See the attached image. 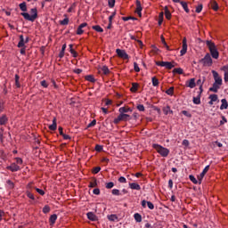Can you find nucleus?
I'll return each instance as SVG.
<instances>
[{"label":"nucleus","mask_w":228,"mask_h":228,"mask_svg":"<svg viewBox=\"0 0 228 228\" xmlns=\"http://www.w3.org/2000/svg\"><path fill=\"white\" fill-rule=\"evenodd\" d=\"M183 70L181 68H175L173 69V74H183Z\"/></svg>","instance_id":"nucleus-40"},{"label":"nucleus","mask_w":228,"mask_h":228,"mask_svg":"<svg viewBox=\"0 0 228 228\" xmlns=\"http://www.w3.org/2000/svg\"><path fill=\"white\" fill-rule=\"evenodd\" d=\"M113 186H115V183L113 182H110L106 183V188L107 190H111V188H113Z\"/></svg>","instance_id":"nucleus-45"},{"label":"nucleus","mask_w":228,"mask_h":228,"mask_svg":"<svg viewBox=\"0 0 228 228\" xmlns=\"http://www.w3.org/2000/svg\"><path fill=\"white\" fill-rule=\"evenodd\" d=\"M221 102H222V104L220 106V110H227V108H228L227 100L226 99H222Z\"/></svg>","instance_id":"nucleus-18"},{"label":"nucleus","mask_w":228,"mask_h":228,"mask_svg":"<svg viewBox=\"0 0 228 228\" xmlns=\"http://www.w3.org/2000/svg\"><path fill=\"white\" fill-rule=\"evenodd\" d=\"M222 70L224 71V81L225 83L228 82V66H224Z\"/></svg>","instance_id":"nucleus-25"},{"label":"nucleus","mask_w":228,"mask_h":228,"mask_svg":"<svg viewBox=\"0 0 228 228\" xmlns=\"http://www.w3.org/2000/svg\"><path fill=\"white\" fill-rule=\"evenodd\" d=\"M109 6L110 8H113L115 6V0H109Z\"/></svg>","instance_id":"nucleus-62"},{"label":"nucleus","mask_w":228,"mask_h":228,"mask_svg":"<svg viewBox=\"0 0 228 228\" xmlns=\"http://www.w3.org/2000/svg\"><path fill=\"white\" fill-rule=\"evenodd\" d=\"M19 6H20V10H21V12H28V6L26 5V2L20 4Z\"/></svg>","instance_id":"nucleus-31"},{"label":"nucleus","mask_w":228,"mask_h":228,"mask_svg":"<svg viewBox=\"0 0 228 228\" xmlns=\"http://www.w3.org/2000/svg\"><path fill=\"white\" fill-rule=\"evenodd\" d=\"M86 26H88L86 22L80 24L77 29V35H83V33H85V30H83V28H86Z\"/></svg>","instance_id":"nucleus-11"},{"label":"nucleus","mask_w":228,"mask_h":228,"mask_svg":"<svg viewBox=\"0 0 228 228\" xmlns=\"http://www.w3.org/2000/svg\"><path fill=\"white\" fill-rule=\"evenodd\" d=\"M116 53L119 58H122L123 60H129V55L124 50L117 49Z\"/></svg>","instance_id":"nucleus-7"},{"label":"nucleus","mask_w":228,"mask_h":228,"mask_svg":"<svg viewBox=\"0 0 228 228\" xmlns=\"http://www.w3.org/2000/svg\"><path fill=\"white\" fill-rule=\"evenodd\" d=\"M101 172V167H96L93 169V174H99Z\"/></svg>","instance_id":"nucleus-53"},{"label":"nucleus","mask_w":228,"mask_h":228,"mask_svg":"<svg viewBox=\"0 0 228 228\" xmlns=\"http://www.w3.org/2000/svg\"><path fill=\"white\" fill-rule=\"evenodd\" d=\"M167 95H174V87H170L168 90L166 91Z\"/></svg>","instance_id":"nucleus-52"},{"label":"nucleus","mask_w":228,"mask_h":228,"mask_svg":"<svg viewBox=\"0 0 228 228\" xmlns=\"http://www.w3.org/2000/svg\"><path fill=\"white\" fill-rule=\"evenodd\" d=\"M118 111L121 114H125V113H128V111H133V110H131V108L121 107L119 108Z\"/></svg>","instance_id":"nucleus-21"},{"label":"nucleus","mask_w":228,"mask_h":228,"mask_svg":"<svg viewBox=\"0 0 228 228\" xmlns=\"http://www.w3.org/2000/svg\"><path fill=\"white\" fill-rule=\"evenodd\" d=\"M57 219H58V216H56V214H53L50 216L49 220L51 224H55Z\"/></svg>","instance_id":"nucleus-36"},{"label":"nucleus","mask_w":228,"mask_h":228,"mask_svg":"<svg viewBox=\"0 0 228 228\" xmlns=\"http://www.w3.org/2000/svg\"><path fill=\"white\" fill-rule=\"evenodd\" d=\"M87 218H88V220H91L92 222H96L97 216H95V214H94V212H89V213H87Z\"/></svg>","instance_id":"nucleus-16"},{"label":"nucleus","mask_w":228,"mask_h":228,"mask_svg":"<svg viewBox=\"0 0 228 228\" xmlns=\"http://www.w3.org/2000/svg\"><path fill=\"white\" fill-rule=\"evenodd\" d=\"M7 170H11V172H19V170H20V167L15 163H12L11 166L7 167Z\"/></svg>","instance_id":"nucleus-10"},{"label":"nucleus","mask_w":228,"mask_h":228,"mask_svg":"<svg viewBox=\"0 0 228 228\" xmlns=\"http://www.w3.org/2000/svg\"><path fill=\"white\" fill-rule=\"evenodd\" d=\"M93 29L98 33H102L104 31V29H102V28H101L99 25L93 26Z\"/></svg>","instance_id":"nucleus-34"},{"label":"nucleus","mask_w":228,"mask_h":228,"mask_svg":"<svg viewBox=\"0 0 228 228\" xmlns=\"http://www.w3.org/2000/svg\"><path fill=\"white\" fill-rule=\"evenodd\" d=\"M212 74H213V77L215 79L214 84L219 85V86H222V77H220V75H218V72L212 70Z\"/></svg>","instance_id":"nucleus-6"},{"label":"nucleus","mask_w":228,"mask_h":228,"mask_svg":"<svg viewBox=\"0 0 228 228\" xmlns=\"http://www.w3.org/2000/svg\"><path fill=\"white\" fill-rule=\"evenodd\" d=\"M99 72H102L104 76H108V74H110V69L108 66H102L99 69Z\"/></svg>","instance_id":"nucleus-15"},{"label":"nucleus","mask_w":228,"mask_h":228,"mask_svg":"<svg viewBox=\"0 0 228 228\" xmlns=\"http://www.w3.org/2000/svg\"><path fill=\"white\" fill-rule=\"evenodd\" d=\"M97 186V180H94L93 182H90L89 188H95Z\"/></svg>","instance_id":"nucleus-51"},{"label":"nucleus","mask_w":228,"mask_h":228,"mask_svg":"<svg viewBox=\"0 0 228 228\" xmlns=\"http://www.w3.org/2000/svg\"><path fill=\"white\" fill-rule=\"evenodd\" d=\"M8 124V117L6 115L0 116V126H6Z\"/></svg>","instance_id":"nucleus-14"},{"label":"nucleus","mask_w":228,"mask_h":228,"mask_svg":"<svg viewBox=\"0 0 228 228\" xmlns=\"http://www.w3.org/2000/svg\"><path fill=\"white\" fill-rule=\"evenodd\" d=\"M220 88V86L218 84H213V86L209 88L210 92H214L216 94L218 92V89Z\"/></svg>","instance_id":"nucleus-20"},{"label":"nucleus","mask_w":228,"mask_h":228,"mask_svg":"<svg viewBox=\"0 0 228 228\" xmlns=\"http://www.w3.org/2000/svg\"><path fill=\"white\" fill-rule=\"evenodd\" d=\"M162 111L164 113V115H168V113H174V111L172 110H170V106H167V107H164L162 109Z\"/></svg>","instance_id":"nucleus-23"},{"label":"nucleus","mask_w":228,"mask_h":228,"mask_svg":"<svg viewBox=\"0 0 228 228\" xmlns=\"http://www.w3.org/2000/svg\"><path fill=\"white\" fill-rule=\"evenodd\" d=\"M26 42L24 41V36H20V42L18 43V47H26L25 45Z\"/></svg>","instance_id":"nucleus-19"},{"label":"nucleus","mask_w":228,"mask_h":228,"mask_svg":"<svg viewBox=\"0 0 228 228\" xmlns=\"http://www.w3.org/2000/svg\"><path fill=\"white\" fill-rule=\"evenodd\" d=\"M135 4H136L135 12L139 17H142V11L143 10V8L142 7V3L140 2V0H136Z\"/></svg>","instance_id":"nucleus-9"},{"label":"nucleus","mask_w":228,"mask_h":228,"mask_svg":"<svg viewBox=\"0 0 228 228\" xmlns=\"http://www.w3.org/2000/svg\"><path fill=\"white\" fill-rule=\"evenodd\" d=\"M130 90L134 93L138 92V83H133Z\"/></svg>","instance_id":"nucleus-33"},{"label":"nucleus","mask_w":228,"mask_h":228,"mask_svg":"<svg viewBox=\"0 0 228 228\" xmlns=\"http://www.w3.org/2000/svg\"><path fill=\"white\" fill-rule=\"evenodd\" d=\"M69 53L73 55L74 58H77V53L75 52L74 49H70V50H69Z\"/></svg>","instance_id":"nucleus-60"},{"label":"nucleus","mask_w":228,"mask_h":228,"mask_svg":"<svg viewBox=\"0 0 228 228\" xmlns=\"http://www.w3.org/2000/svg\"><path fill=\"white\" fill-rule=\"evenodd\" d=\"M27 197H28V199H31V200H35V196L33 195V193H31L30 191H27Z\"/></svg>","instance_id":"nucleus-47"},{"label":"nucleus","mask_w":228,"mask_h":228,"mask_svg":"<svg viewBox=\"0 0 228 228\" xmlns=\"http://www.w3.org/2000/svg\"><path fill=\"white\" fill-rule=\"evenodd\" d=\"M121 118L124 122H127V120H131V116L129 114H122Z\"/></svg>","instance_id":"nucleus-30"},{"label":"nucleus","mask_w":228,"mask_h":228,"mask_svg":"<svg viewBox=\"0 0 228 228\" xmlns=\"http://www.w3.org/2000/svg\"><path fill=\"white\" fill-rule=\"evenodd\" d=\"M209 6H210V8H212V10H214V12H217L218 3H216V1L211 0L210 3H209Z\"/></svg>","instance_id":"nucleus-13"},{"label":"nucleus","mask_w":228,"mask_h":228,"mask_svg":"<svg viewBox=\"0 0 228 228\" xmlns=\"http://www.w3.org/2000/svg\"><path fill=\"white\" fill-rule=\"evenodd\" d=\"M164 12H165L166 19H167V20H170V19H172V13H170V11L168 10L167 6L164 8Z\"/></svg>","instance_id":"nucleus-17"},{"label":"nucleus","mask_w":228,"mask_h":228,"mask_svg":"<svg viewBox=\"0 0 228 228\" xmlns=\"http://www.w3.org/2000/svg\"><path fill=\"white\" fill-rule=\"evenodd\" d=\"M200 61L203 64V67H211L213 65V59L209 53H207Z\"/></svg>","instance_id":"nucleus-5"},{"label":"nucleus","mask_w":228,"mask_h":228,"mask_svg":"<svg viewBox=\"0 0 228 228\" xmlns=\"http://www.w3.org/2000/svg\"><path fill=\"white\" fill-rule=\"evenodd\" d=\"M134 69L135 72H140V67H138V63H134Z\"/></svg>","instance_id":"nucleus-59"},{"label":"nucleus","mask_w":228,"mask_h":228,"mask_svg":"<svg viewBox=\"0 0 228 228\" xmlns=\"http://www.w3.org/2000/svg\"><path fill=\"white\" fill-rule=\"evenodd\" d=\"M146 204H147L149 209H154V204H152V202L146 201Z\"/></svg>","instance_id":"nucleus-57"},{"label":"nucleus","mask_w":228,"mask_h":228,"mask_svg":"<svg viewBox=\"0 0 228 228\" xmlns=\"http://www.w3.org/2000/svg\"><path fill=\"white\" fill-rule=\"evenodd\" d=\"M137 110L139 111H145V107L143 106V104H139L137 105Z\"/></svg>","instance_id":"nucleus-54"},{"label":"nucleus","mask_w":228,"mask_h":228,"mask_svg":"<svg viewBox=\"0 0 228 228\" xmlns=\"http://www.w3.org/2000/svg\"><path fill=\"white\" fill-rule=\"evenodd\" d=\"M20 77H19V75H15V86H16V88H20Z\"/></svg>","instance_id":"nucleus-32"},{"label":"nucleus","mask_w":228,"mask_h":228,"mask_svg":"<svg viewBox=\"0 0 228 228\" xmlns=\"http://www.w3.org/2000/svg\"><path fill=\"white\" fill-rule=\"evenodd\" d=\"M32 15H29L28 12H21L20 15L24 17L25 20H30V22H35L37 19L38 18V12L37 11V8H32L30 10Z\"/></svg>","instance_id":"nucleus-2"},{"label":"nucleus","mask_w":228,"mask_h":228,"mask_svg":"<svg viewBox=\"0 0 228 228\" xmlns=\"http://www.w3.org/2000/svg\"><path fill=\"white\" fill-rule=\"evenodd\" d=\"M206 81V78L205 77H203V80L202 79H198L197 80V85H198V86H202V85H204V82Z\"/></svg>","instance_id":"nucleus-50"},{"label":"nucleus","mask_w":228,"mask_h":228,"mask_svg":"<svg viewBox=\"0 0 228 228\" xmlns=\"http://www.w3.org/2000/svg\"><path fill=\"white\" fill-rule=\"evenodd\" d=\"M95 124H97V120L94 119V120L87 126V127H94V126H95Z\"/></svg>","instance_id":"nucleus-64"},{"label":"nucleus","mask_w":228,"mask_h":228,"mask_svg":"<svg viewBox=\"0 0 228 228\" xmlns=\"http://www.w3.org/2000/svg\"><path fill=\"white\" fill-rule=\"evenodd\" d=\"M60 24L61 26H67V24H69V18H65L64 20H61Z\"/></svg>","instance_id":"nucleus-46"},{"label":"nucleus","mask_w":228,"mask_h":228,"mask_svg":"<svg viewBox=\"0 0 228 228\" xmlns=\"http://www.w3.org/2000/svg\"><path fill=\"white\" fill-rule=\"evenodd\" d=\"M158 67H166L168 70H171V69H174L175 65H177L175 62H170V61H156L155 62Z\"/></svg>","instance_id":"nucleus-4"},{"label":"nucleus","mask_w":228,"mask_h":228,"mask_svg":"<svg viewBox=\"0 0 228 228\" xmlns=\"http://www.w3.org/2000/svg\"><path fill=\"white\" fill-rule=\"evenodd\" d=\"M180 4H182L184 12H186V13H190V9H188V4L186 2H179Z\"/></svg>","instance_id":"nucleus-29"},{"label":"nucleus","mask_w":228,"mask_h":228,"mask_svg":"<svg viewBox=\"0 0 228 228\" xmlns=\"http://www.w3.org/2000/svg\"><path fill=\"white\" fill-rule=\"evenodd\" d=\"M41 86H43L44 88H47L49 86V84H47V81L42 80Z\"/></svg>","instance_id":"nucleus-55"},{"label":"nucleus","mask_w":228,"mask_h":228,"mask_svg":"<svg viewBox=\"0 0 228 228\" xmlns=\"http://www.w3.org/2000/svg\"><path fill=\"white\" fill-rule=\"evenodd\" d=\"M192 102L194 104H200V94H199L197 97H193Z\"/></svg>","instance_id":"nucleus-39"},{"label":"nucleus","mask_w":228,"mask_h":228,"mask_svg":"<svg viewBox=\"0 0 228 228\" xmlns=\"http://www.w3.org/2000/svg\"><path fill=\"white\" fill-rule=\"evenodd\" d=\"M204 175H206L204 173H200V175H198L199 184H201L202 179H204Z\"/></svg>","instance_id":"nucleus-49"},{"label":"nucleus","mask_w":228,"mask_h":228,"mask_svg":"<svg viewBox=\"0 0 228 228\" xmlns=\"http://www.w3.org/2000/svg\"><path fill=\"white\" fill-rule=\"evenodd\" d=\"M207 47H208L210 54L212 58L215 60H218L220 53H218V50L216 49V45H215V43L213 41H207Z\"/></svg>","instance_id":"nucleus-1"},{"label":"nucleus","mask_w":228,"mask_h":228,"mask_svg":"<svg viewBox=\"0 0 228 228\" xmlns=\"http://www.w3.org/2000/svg\"><path fill=\"white\" fill-rule=\"evenodd\" d=\"M107 218L110 220V222H117V220H118V216L114 214L108 216Z\"/></svg>","instance_id":"nucleus-24"},{"label":"nucleus","mask_w":228,"mask_h":228,"mask_svg":"<svg viewBox=\"0 0 228 228\" xmlns=\"http://www.w3.org/2000/svg\"><path fill=\"white\" fill-rule=\"evenodd\" d=\"M6 184H7V188H9V190H13L15 188V183H13V182L12 180H7Z\"/></svg>","instance_id":"nucleus-27"},{"label":"nucleus","mask_w":228,"mask_h":228,"mask_svg":"<svg viewBox=\"0 0 228 228\" xmlns=\"http://www.w3.org/2000/svg\"><path fill=\"white\" fill-rule=\"evenodd\" d=\"M49 211H51V208L49 206L45 205L43 208V213H45V215H47V213H49Z\"/></svg>","instance_id":"nucleus-43"},{"label":"nucleus","mask_w":228,"mask_h":228,"mask_svg":"<svg viewBox=\"0 0 228 228\" xmlns=\"http://www.w3.org/2000/svg\"><path fill=\"white\" fill-rule=\"evenodd\" d=\"M123 121V119H122V114H119L118 116V118H116L115 119H114V124H118V123H120V122H122Z\"/></svg>","instance_id":"nucleus-42"},{"label":"nucleus","mask_w":228,"mask_h":228,"mask_svg":"<svg viewBox=\"0 0 228 228\" xmlns=\"http://www.w3.org/2000/svg\"><path fill=\"white\" fill-rule=\"evenodd\" d=\"M190 181H191V183H193V184H197L199 183V181H197V178H195V176H193V175H191L189 176Z\"/></svg>","instance_id":"nucleus-44"},{"label":"nucleus","mask_w":228,"mask_h":228,"mask_svg":"<svg viewBox=\"0 0 228 228\" xmlns=\"http://www.w3.org/2000/svg\"><path fill=\"white\" fill-rule=\"evenodd\" d=\"M122 20H125V21H127V20H137V19L134 18V17L129 16V17H123Z\"/></svg>","instance_id":"nucleus-48"},{"label":"nucleus","mask_w":228,"mask_h":228,"mask_svg":"<svg viewBox=\"0 0 228 228\" xmlns=\"http://www.w3.org/2000/svg\"><path fill=\"white\" fill-rule=\"evenodd\" d=\"M85 79L86 81H89L90 83H95V78L94 77V75H87L85 77Z\"/></svg>","instance_id":"nucleus-28"},{"label":"nucleus","mask_w":228,"mask_h":228,"mask_svg":"<svg viewBox=\"0 0 228 228\" xmlns=\"http://www.w3.org/2000/svg\"><path fill=\"white\" fill-rule=\"evenodd\" d=\"M187 51H188V43L186 41V37H184L183 39V46H182V50L180 51V56H184Z\"/></svg>","instance_id":"nucleus-8"},{"label":"nucleus","mask_w":228,"mask_h":228,"mask_svg":"<svg viewBox=\"0 0 228 228\" xmlns=\"http://www.w3.org/2000/svg\"><path fill=\"white\" fill-rule=\"evenodd\" d=\"M200 12H202V4H199L196 7V13H200Z\"/></svg>","instance_id":"nucleus-58"},{"label":"nucleus","mask_w":228,"mask_h":228,"mask_svg":"<svg viewBox=\"0 0 228 228\" xmlns=\"http://www.w3.org/2000/svg\"><path fill=\"white\" fill-rule=\"evenodd\" d=\"M153 149H155V151H157V152L159 154H160V156H162V158H167V156H168V154H170V151L159 144H153Z\"/></svg>","instance_id":"nucleus-3"},{"label":"nucleus","mask_w":228,"mask_h":228,"mask_svg":"<svg viewBox=\"0 0 228 228\" xmlns=\"http://www.w3.org/2000/svg\"><path fill=\"white\" fill-rule=\"evenodd\" d=\"M131 190H142V188L140 187V184L136 183H132L129 184Z\"/></svg>","instance_id":"nucleus-26"},{"label":"nucleus","mask_w":228,"mask_h":228,"mask_svg":"<svg viewBox=\"0 0 228 228\" xmlns=\"http://www.w3.org/2000/svg\"><path fill=\"white\" fill-rule=\"evenodd\" d=\"M36 191H37V193H39V195H45V191H44V190H41L39 188H35Z\"/></svg>","instance_id":"nucleus-56"},{"label":"nucleus","mask_w":228,"mask_h":228,"mask_svg":"<svg viewBox=\"0 0 228 228\" xmlns=\"http://www.w3.org/2000/svg\"><path fill=\"white\" fill-rule=\"evenodd\" d=\"M163 15H164L163 12H159V26H161V24H163Z\"/></svg>","instance_id":"nucleus-41"},{"label":"nucleus","mask_w":228,"mask_h":228,"mask_svg":"<svg viewBox=\"0 0 228 228\" xmlns=\"http://www.w3.org/2000/svg\"><path fill=\"white\" fill-rule=\"evenodd\" d=\"M112 195H120V191L118 189L112 190Z\"/></svg>","instance_id":"nucleus-61"},{"label":"nucleus","mask_w":228,"mask_h":228,"mask_svg":"<svg viewBox=\"0 0 228 228\" xmlns=\"http://www.w3.org/2000/svg\"><path fill=\"white\" fill-rule=\"evenodd\" d=\"M208 99H210V101H212L213 102H216V101H218V95L217 94H210Z\"/></svg>","instance_id":"nucleus-37"},{"label":"nucleus","mask_w":228,"mask_h":228,"mask_svg":"<svg viewBox=\"0 0 228 228\" xmlns=\"http://www.w3.org/2000/svg\"><path fill=\"white\" fill-rule=\"evenodd\" d=\"M151 81H152V86H159V80H158V78H156V77H153L151 78Z\"/></svg>","instance_id":"nucleus-38"},{"label":"nucleus","mask_w":228,"mask_h":228,"mask_svg":"<svg viewBox=\"0 0 228 228\" xmlns=\"http://www.w3.org/2000/svg\"><path fill=\"white\" fill-rule=\"evenodd\" d=\"M56 127H57L56 118H53V124L49 126V129L50 131H56Z\"/></svg>","instance_id":"nucleus-22"},{"label":"nucleus","mask_w":228,"mask_h":228,"mask_svg":"<svg viewBox=\"0 0 228 228\" xmlns=\"http://www.w3.org/2000/svg\"><path fill=\"white\" fill-rule=\"evenodd\" d=\"M95 151H96L97 152H101V151H102V146L97 144V145L95 146Z\"/></svg>","instance_id":"nucleus-63"},{"label":"nucleus","mask_w":228,"mask_h":228,"mask_svg":"<svg viewBox=\"0 0 228 228\" xmlns=\"http://www.w3.org/2000/svg\"><path fill=\"white\" fill-rule=\"evenodd\" d=\"M134 217L135 222H138V223L142 222V215H140L139 213H135L134 215Z\"/></svg>","instance_id":"nucleus-35"},{"label":"nucleus","mask_w":228,"mask_h":228,"mask_svg":"<svg viewBox=\"0 0 228 228\" xmlns=\"http://www.w3.org/2000/svg\"><path fill=\"white\" fill-rule=\"evenodd\" d=\"M185 86H188V88H195V86H197L195 78H191L190 80L186 81Z\"/></svg>","instance_id":"nucleus-12"}]
</instances>
